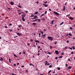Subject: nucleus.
<instances>
[{
  "instance_id": "nucleus-10",
  "label": "nucleus",
  "mask_w": 75,
  "mask_h": 75,
  "mask_svg": "<svg viewBox=\"0 0 75 75\" xmlns=\"http://www.w3.org/2000/svg\"><path fill=\"white\" fill-rule=\"evenodd\" d=\"M33 25H36V23H33Z\"/></svg>"
},
{
  "instance_id": "nucleus-24",
  "label": "nucleus",
  "mask_w": 75,
  "mask_h": 75,
  "mask_svg": "<svg viewBox=\"0 0 75 75\" xmlns=\"http://www.w3.org/2000/svg\"><path fill=\"white\" fill-rule=\"evenodd\" d=\"M9 30L10 31V32H11V31H13L12 30H11V29H9Z\"/></svg>"
},
{
  "instance_id": "nucleus-38",
  "label": "nucleus",
  "mask_w": 75,
  "mask_h": 75,
  "mask_svg": "<svg viewBox=\"0 0 75 75\" xmlns=\"http://www.w3.org/2000/svg\"><path fill=\"white\" fill-rule=\"evenodd\" d=\"M9 25V26H10L11 25H12V24L11 23H10Z\"/></svg>"
},
{
  "instance_id": "nucleus-28",
  "label": "nucleus",
  "mask_w": 75,
  "mask_h": 75,
  "mask_svg": "<svg viewBox=\"0 0 75 75\" xmlns=\"http://www.w3.org/2000/svg\"><path fill=\"white\" fill-rule=\"evenodd\" d=\"M38 21L39 22L41 21V20L40 19H38Z\"/></svg>"
},
{
  "instance_id": "nucleus-45",
  "label": "nucleus",
  "mask_w": 75,
  "mask_h": 75,
  "mask_svg": "<svg viewBox=\"0 0 75 75\" xmlns=\"http://www.w3.org/2000/svg\"><path fill=\"white\" fill-rule=\"evenodd\" d=\"M48 54H50V55H51V53L50 52H48Z\"/></svg>"
},
{
  "instance_id": "nucleus-32",
  "label": "nucleus",
  "mask_w": 75,
  "mask_h": 75,
  "mask_svg": "<svg viewBox=\"0 0 75 75\" xmlns=\"http://www.w3.org/2000/svg\"><path fill=\"white\" fill-rule=\"evenodd\" d=\"M69 35H70L71 36V37H72V34H70V33H69Z\"/></svg>"
},
{
  "instance_id": "nucleus-27",
  "label": "nucleus",
  "mask_w": 75,
  "mask_h": 75,
  "mask_svg": "<svg viewBox=\"0 0 75 75\" xmlns=\"http://www.w3.org/2000/svg\"><path fill=\"white\" fill-rule=\"evenodd\" d=\"M9 60L10 62H11V61H10L11 60V59L10 58L9 59Z\"/></svg>"
},
{
  "instance_id": "nucleus-30",
  "label": "nucleus",
  "mask_w": 75,
  "mask_h": 75,
  "mask_svg": "<svg viewBox=\"0 0 75 75\" xmlns=\"http://www.w3.org/2000/svg\"><path fill=\"white\" fill-rule=\"evenodd\" d=\"M58 50H56V51H55V53H57V52H58Z\"/></svg>"
},
{
  "instance_id": "nucleus-12",
  "label": "nucleus",
  "mask_w": 75,
  "mask_h": 75,
  "mask_svg": "<svg viewBox=\"0 0 75 75\" xmlns=\"http://www.w3.org/2000/svg\"><path fill=\"white\" fill-rule=\"evenodd\" d=\"M37 16H35V17H34L33 18V19H35V18H37Z\"/></svg>"
},
{
  "instance_id": "nucleus-59",
  "label": "nucleus",
  "mask_w": 75,
  "mask_h": 75,
  "mask_svg": "<svg viewBox=\"0 0 75 75\" xmlns=\"http://www.w3.org/2000/svg\"><path fill=\"white\" fill-rule=\"evenodd\" d=\"M49 11H51V9H49Z\"/></svg>"
},
{
  "instance_id": "nucleus-17",
  "label": "nucleus",
  "mask_w": 75,
  "mask_h": 75,
  "mask_svg": "<svg viewBox=\"0 0 75 75\" xmlns=\"http://www.w3.org/2000/svg\"><path fill=\"white\" fill-rule=\"evenodd\" d=\"M22 26V25H18V27L19 28H20V27H21Z\"/></svg>"
},
{
  "instance_id": "nucleus-15",
  "label": "nucleus",
  "mask_w": 75,
  "mask_h": 75,
  "mask_svg": "<svg viewBox=\"0 0 75 75\" xmlns=\"http://www.w3.org/2000/svg\"><path fill=\"white\" fill-rule=\"evenodd\" d=\"M38 12H36L35 13V14H38Z\"/></svg>"
},
{
  "instance_id": "nucleus-48",
  "label": "nucleus",
  "mask_w": 75,
  "mask_h": 75,
  "mask_svg": "<svg viewBox=\"0 0 75 75\" xmlns=\"http://www.w3.org/2000/svg\"><path fill=\"white\" fill-rule=\"evenodd\" d=\"M36 3L37 4H38V3H39V2H38V1H37L36 2Z\"/></svg>"
},
{
  "instance_id": "nucleus-3",
  "label": "nucleus",
  "mask_w": 75,
  "mask_h": 75,
  "mask_svg": "<svg viewBox=\"0 0 75 75\" xmlns=\"http://www.w3.org/2000/svg\"><path fill=\"white\" fill-rule=\"evenodd\" d=\"M25 16H26L25 13L24 14V15H22L21 16H22V19H23V18H24V17H25Z\"/></svg>"
},
{
  "instance_id": "nucleus-49",
  "label": "nucleus",
  "mask_w": 75,
  "mask_h": 75,
  "mask_svg": "<svg viewBox=\"0 0 75 75\" xmlns=\"http://www.w3.org/2000/svg\"><path fill=\"white\" fill-rule=\"evenodd\" d=\"M68 48V47H66L65 48V49H67Z\"/></svg>"
},
{
  "instance_id": "nucleus-56",
  "label": "nucleus",
  "mask_w": 75,
  "mask_h": 75,
  "mask_svg": "<svg viewBox=\"0 0 75 75\" xmlns=\"http://www.w3.org/2000/svg\"><path fill=\"white\" fill-rule=\"evenodd\" d=\"M17 65H19V63H17Z\"/></svg>"
},
{
  "instance_id": "nucleus-14",
  "label": "nucleus",
  "mask_w": 75,
  "mask_h": 75,
  "mask_svg": "<svg viewBox=\"0 0 75 75\" xmlns=\"http://www.w3.org/2000/svg\"><path fill=\"white\" fill-rule=\"evenodd\" d=\"M68 68H68L69 69H71L72 67H71L69 66V67H68Z\"/></svg>"
},
{
  "instance_id": "nucleus-4",
  "label": "nucleus",
  "mask_w": 75,
  "mask_h": 75,
  "mask_svg": "<svg viewBox=\"0 0 75 75\" xmlns=\"http://www.w3.org/2000/svg\"><path fill=\"white\" fill-rule=\"evenodd\" d=\"M16 34L19 35V36H21V35H22V34H20L19 33H16Z\"/></svg>"
},
{
  "instance_id": "nucleus-36",
  "label": "nucleus",
  "mask_w": 75,
  "mask_h": 75,
  "mask_svg": "<svg viewBox=\"0 0 75 75\" xmlns=\"http://www.w3.org/2000/svg\"><path fill=\"white\" fill-rule=\"evenodd\" d=\"M51 72V70H50V71L48 72L49 74H50V72Z\"/></svg>"
},
{
  "instance_id": "nucleus-6",
  "label": "nucleus",
  "mask_w": 75,
  "mask_h": 75,
  "mask_svg": "<svg viewBox=\"0 0 75 75\" xmlns=\"http://www.w3.org/2000/svg\"><path fill=\"white\" fill-rule=\"evenodd\" d=\"M10 4H11V5H14V2H10Z\"/></svg>"
},
{
  "instance_id": "nucleus-61",
  "label": "nucleus",
  "mask_w": 75,
  "mask_h": 75,
  "mask_svg": "<svg viewBox=\"0 0 75 75\" xmlns=\"http://www.w3.org/2000/svg\"><path fill=\"white\" fill-rule=\"evenodd\" d=\"M31 41H32V42H33V40L31 39Z\"/></svg>"
},
{
  "instance_id": "nucleus-26",
  "label": "nucleus",
  "mask_w": 75,
  "mask_h": 75,
  "mask_svg": "<svg viewBox=\"0 0 75 75\" xmlns=\"http://www.w3.org/2000/svg\"><path fill=\"white\" fill-rule=\"evenodd\" d=\"M22 19L23 20V21H25V20L24 18Z\"/></svg>"
},
{
  "instance_id": "nucleus-22",
  "label": "nucleus",
  "mask_w": 75,
  "mask_h": 75,
  "mask_svg": "<svg viewBox=\"0 0 75 75\" xmlns=\"http://www.w3.org/2000/svg\"><path fill=\"white\" fill-rule=\"evenodd\" d=\"M39 10H42V8H39Z\"/></svg>"
},
{
  "instance_id": "nucleus-1",
  "label": "nucleus",
  "mask_w": 75,
  "mask_h": 75,
  "mask_svg": "<svg viewBox=\"0 0 75 75\" xmlns=\"http://www.w3.org/2000/svg\"><path fill=\"white\" fill-rule=\"evenodd\" d=\"M47 38L51 41H52L53 40V38L51 37L48 36L47 37Z\"/></svg>"
},
{
  "instance_id": "nucleus-21",
  "label": "nucleus",
  "mask_w": 75,
  "mask_h": 75,
  "mask_svg": "<svg viewBox=\"0 0 75 75\" xmlns=\"http://www.w3.org/2000/svg\"><path fill=\"white\" fill-rule=\"evenodd\" d=\"M64 22H62L60 24V25H62L63 24H64Z\"/></svg>"
},
{
  "instance_id": "nucleus-18",
  "label": "nucleus",
  "mask_w": 75,
  "mask_h": 75,
  "mask_svg": "<svg viewBox=\"0 0 75 75\" xmlns=\"http://www.w3.org/2000/svg\"><path fill=\"white\" fill-rule=\"evenodd\" d=\"M72 48H73V50H75V46H73Z\"/></svg>"
},
{
  "instance_id": "nucleus-20",
  "label": "nucleus",
  "mask_w": 75,
  "mask_h": 75,
  "mask_svg": "<svg viewBox=\"0 0 75 75\" xmlns=\"http://www.w3.org/2000/svg\"><path fill=\"white\" fill-rule=\"evenodd\" d=\"M63 57L62 56H60L59 57H58V58H62Z\"/></svg>"
},
{
  "instance_id": "nucleus-19",
  "label": "nucleus",
  "mask_w": 75,
  "mask_h": 75,
  "mask_svg": "<svg viewBox=\"0 0 75 75\" xmlns=\"http://www.w3.org/2000/svg\"><path fill=\"white\" fill-rule=\"evenodd\" d=\"M54 21H52L51 22L52 24H53V23H54Z\"/></svg>"
},
{
  "instance_id": "nucleus-42",
  "label": "nucleus",
  "mask_w": 75,
  "mask_h": 75,
  "mask_svg": "<svg viewBox=\"0 0 75 75\" xmlns=\"http://www.w3.org/2000/svg\"><path fill=\"white\" fill-rule=\"evenodd\" d=\"M44 14H42V15L41 16H40V17H42V16H44Z\"/></svg>"
},
{
  "instance_id": "nucleus-2",
  "label": "nucleus",
  "mask_w": 75,
  "mask_h": 75,
  "mask_svg": "<svg viewBox=\"0 0 75 75\" xmlns=\"http://www.w3.org/2000/svg\"><path fill=\"white\" fill-rule=\"evenodd\" d=\"M53 13H54V14H56V15H57V16H59V13H58V12H53Z\"/></svg>"
},
{
  "instance_id": "nucleus-25",
  "label": "nucleus",
  "mask_w": 75,
  "mask_h": 75,
  "mask_svg": "<svg viewBox=\"0 0 75 75\" xmlns=\"http://www.w3.org/2000/svg\"><path fill=\"white\" fill-rule=\"evenodd\" d=\"M69 48L70 49V50H72V48H70V47H69Z\"/></svg>"
},
{
  "instance_id": "nucleus-64",
  "label": "nucleus",
  "mask_w": 75,
  "mask_h": 75,
  "mask_svg": "<svg viewBox=\"0 0 75 75\" xmlns=\"http://www.w3.org/2000/svg\"><path fill=\"white\" fill-rule=\"evenodd\" d=\"M40 75H44V74H40Z\"/></svg>"
},
{
  "instance_id": "nucleus-63",
  "label": "nucleus",
  "mask_w": 75,
  "mask_h": 75,
  "mask_svg": "<svg viewBox=\"0 0 75 75\" xmlns=\"http://www.w3.org/2000/svg\"><path fill=\"white\" fill-rule=\"evenodd\" d=\"M73 39L74 40H75V38H74V37H73Z\"/></svg>"
},
{
  "instance_id": "nucleus-29",
  "label": "nucleus",
  "mask_w": 75,
  "mask_h": 75,
  "mask_svg": "<svg viewBox=\"0 0 75 75\" xmlns=\"http://www.w3.org/2000/svg\"><path fill=\"white\" fill-rule=\"evenodd\" d=\"M14 56L15 57H17V56H16L15 54H14Z\"/></svg>"
},
{
  "instance_id": "nucleus-58",
  "label": "nucleus",
  "mask_w": 75,
  "mask_h": 75,
  "mask_svg": "<svg viewBox=\"0 0 75 75\" xmlns=\"http://www.w3.org/2000/svg\"><path fill=\"white\" fill-rule=\"evenodd\" d=\"M65 65H66V67H67V65H68V64H66Z\"/></svg>"
},
{
  "instance_id": "nucleus-62",
  "label": "nucleus",
  "mask_w": 75,
  "mask_h": 75,
  "mask_svg": "<svg viewBox=\"0 0 75 75\" xmlns=\"http://www.w3.org/2000/svg\"><path fill=\"white\" fill-rule=\"evenodd\" d=\"M27 44L28 45H30V43H28Z\"/></svg>"
},
{
  "instance_id": "nucleus-52",
  "label": "nucleus",
  "mask_w": 75,
  "mask_h": 75,
  "mask_svg": "<svg viewBox=\"0 0 75 75\" xmlns=\"http://www.w3.org/2000/svg\"><path fill=\"white\" fill-rule=\"evenodd\" d=\"M25 11V12L26 13H28V11Z\"/></svg>"
},
{
  "instance_id": "nucleus-53",
  "label": "nucleus",
  "mask_w": 75,
  "mask_h": 75,
  "mask_svg": "<svg viewBox=\"0 0 75 75\" xmlns=\"http://www.w3.org/2000/svg\"><path fill=\"white\" fill-rule=\"evenodd\" d=\"M67 43H68V42H69V41L68 40L67 41Z\"/></svg>"
},
{
  "instance_id": "nucleus-8",
  "label": "nucleus",
  "mask_w": 75,
  "mask_h": 75,
  "mask_svg": "<svg viewBox=\"0 0 75 75\" xmlns=\"http://www.w3.org/2000/svg\"><path fill=\"white\" fill-rule=\"evenodd\" d=\"M65 6H64L63 7V11H65Z\"/></svg>"
},
{
  "instance_id": "nucleus-37",
  "label": "nucleus",
  "mask_w": 75,
  "mask_h": 75,
  "mask_svg": "<svg viewBox=\"0 0 75 75\" xmlns=\"http://www.w3.org/2000/svg\"><path fill=\"white\" fill-rule=\"evenodd\" d=\"M69 28L70 30H72V27H70Z\"/></svg>"
},
{
  "instance_id": "nucleus-31",
  "label": "nucleus",
  "mask_w": 75,
  "mask_h": 75,
  "mask_svg": "<svg viewBox=\"0 0 75 75\" xmlns=\"http://www.w3.org/2000/svg\"><path fill=\"white\" fill-rule=\"evenodd\" d=\"M22 13H23L21 12V13H18L19 14V15H21V14Z\"/></svg>"
},
{
  "instance_id": "nucleus-55",
  "label": "nucleus",
  "mask_w": 75,
  "mask_h": 75,
  "mask_svg": "<svg viewBox=\"0 0 75 75\" xmlns=\"http://www.w3.org/2000/svg\"><path fill=\"white\" fill-rule=\"evenodd\" d=\"M59 54V52H57L56 53V54Z\"/></svg>"
},
{
  "instance_id": "nucleus-51",
  "label": "nucleus",
  "mask_w": 75,
  "mask_h": 75,
  "mask_svg": "<svg viewBox=\"0 0 75 75\" xmlns=\"http://www.w3.org/2000/svg\"><path fill=\"white\" fill-rule=\"evenodd\" d=\"M29 65H33V64H30Z\"/></svg>"
},
{
  "instance_id": "nucleus-13",
  "label": "nucleus",
  "mask_w": 75,
  "mask_h": 75,
  "mask_svg": "<svg viewBox=\"0 0 75 75\" xmlns=\"http://www.w3.org/2000/svg\"><path fill=\"white\" fill-rule=\"evenodd\" d=\"M35 42H38L39 43L40 42H39V41L37 40H35Z\"/></svg>"
},
{
  "instance_id": "nucleus-16",
  "label": "nucleus",
  "mask_w": 75,
  "mask_h": 75,
  "mask_svg": "<svg viewBox=\"0 0 75 75\" xmlns=\"http://www.w3.org/2000/svg\"><path fill=\"white\" fill-rule=\"evenodd\" d=\"M18 7L20 8H22V7L20 6V5H19L18 6Z\"/></svg>"
},
{
  "instance_id": "nucleus-35",
  "label": "nucleus",
  "mask_w": 75,
  "mask_h": 75,
  "mask_svg": "<svg viewBox=\"0 0 75 75\" xmlns=\"http://www.w3.org/2000/svg\"><path fill=\"white\" fill-rule=\"evenodd\" d=\"M70 16V14H69L66 16V17H68V16Z\"/></svg>"
},
{
  "instance_id": "nucleus-41",
  "label": "nucleus",
  "mask_w": 75,
  "mask_h": 75,
  "mask_svg": "<svg viewBox=\"0 0 75 75\" xmlns=\"http://www.w3.org/2000/svg\"><path fill=\"white\" fill-rule=\"evenodd\" d=\"M71 53V54H74V52H72Z\"/></svg>"
},
{
  "instance_id": "nucleus-33",
  "label": "nucleus",
  "mask_w": 75,
  "mask_h": 75,
  "mask_svg": "<svg viewBox=\"0 0 75 75\" xmlns=\"http://www.w3.org/2000/svg\"><path fill=\"white\" fill-rule=\"evenodd\" d=\"M60 68H59V67H58V69H57L58 70H60Z\"/></svg>"
},
{
  "instance_id": "nucleus-44",
  "label": "nucleus",
  "mask_w": 75,
  "mask_h": 75,
  "mask_svg": "<svg viewBox=\"0 0 75 75\" xmlns=\"http://www.w3.org/2000/svg\"><path fill=\"white\" fill-rule=\"evenodd\" d=\"M47 13V11H46L45 13V14H46Z\"/></svg>"
},
{
  "instance_id": "nucleus-11",
  "label": "nucleus",
  "mask_w": 75,
  "mask_h": 75,
  "mask_svg": "<svg viewBox=\"0 0 75 75\" xmlns=\"http://www.w3.org/2000/svg\"><path fill=\"white\" fill-rule=\"evenodd\" d=\"M70 19L71 20H74V18H72L71 17H70Z\"/></svg>"
},
{
  "instance_id": "nucleus-60",
  "label": "nucleus",
  "mask_w": 75,
  "mask_h": 75,
  "mask_svg": "<svg viewBox=\"0 0 75 75\" xmlns=\"http://www.w3.org/2000/svg\"><path fill=\"white\" fill-rule=\"evenodd\" d=\"M30 17H34V16H33V15H31V16H30Z\"/></svg>"
},
{
  "instance_id": "nucleus-5",
  "label": "nucleus",
  "mask_w": 75,
  "mask_h": 75,
  "mask_svg": "<svg viewBox=\"0 0 75 75\" xmlns=\"http://www.w3.org/2000/svg\"><path fill=\"white\" fill-rule=\"evenodd\" d=\"M46 35H42V37H43V38L44 39L45 38V37Z\"/></svg>"
},
{
  "instance_id": "nucleus-23",
  "label": "nucleus",
  "mask_w": 75,
  "mask_h": 75,
  "mask_svg": "<svg viewBox=\"0 0 75 75\" xmlns=\"http://www.w3.org/2000/svg\"><path fill=\"white\" fill-rule=\"evenodd\" d=\"M18 11H19V12H21V10H18Z\"/></svg>"
},
{
  "instance_id": "nucleus-43",
  "label": "nucleus",
  "mask_w": 75,
  "mask_h": 75,
  "mask_svg": "<svg viewBox=\"0 0 75 75\" xmlns=\"http://www.w3.org/2000/svg\"><path fill=\"white\" fill-rule=\"evenodd\" d=\"M5 28H8V27H7V26H5Z\"/></svg>"
},
{
  "instance_id": "nucleus-9",
  "label": "nucleus",
  "mask_w": 75,
  "mask_h": 75,
  "mask_svg": "<svg viewBox=\"0 0 75 75\" xmlns=\"http://www.w3.org/2000/svg\"><path fill=\"white\" fill-rule=\"evenodd\" d=\"M43 5H44V6H45V7H48V5H46L45 4H44Z\"/></svg>"
},
{
  "instance_id": "nucleus-46",
  "label": "nucleus",
  "mask_w": 75,
  "mask_h": 75,
  "mask_svg": "<svg viewBox=\"0 0 75 75\" xmlns=\"http://www.w3.org/2000/svg\"><path fill=\"white\" fill-rule=\"evenodd\" d=\"M35 21H36L35 20H33V21H32L33 22H35Z\"/></svg>"
},
{
  "instance_id": "nucleus-34",
  "label": "nucleus",
  "mask_w": 75,
  "mask_h": 75,
  "mask_svg": "<svg viewBox=\"0 0 75 75\" xmlns=\"http://www.w3.org/2000/svg\"><path fill=\"white\" fill-rule=\"evenodd\" d=\"M68 61H71V59H68Z\"/></svg>"
},
{
  "instance_id": "nucleus-50",
  "label": "nucleus",
  "mask_w": 75,
  "mask_h": 75,
  "mask_svg": "<svg viewBox=\"0 0 75 75\" xmlns=\"http://www.w3.org/2000/svg\"><path fill=\"white\" fill-rule=\"evenodd\" d=\"M19 55H21V52H20L19 53Z\"/></svg>"
},
{
  "instance_id": "nucleus-7",
  "label": "nucleus",
  "mask_w": 75,
  "mask_h": 75,
  "mask_svg": "<svg viewBox=\"0 0 75 75\" xmlns=\"http://www.w3.org/2000/svg\"><path fill=\"white\" fill-rule=\"evenodd\" d=\"M0 61H3V58L2 57H0Z\"/></svg>"
},
{
  "instance_id": "nucleus-54",
  "label": "nucleus",
  "mask_w": 75,
  "mask_h": 75,
  "mask_svg": "<svg viewBox=\"0 0 75 75\" xmlns=\"http://www.w3.org/2000/svg\"><path fill=\"white\" fill-rule=\"evenodd\" d=\"M50 47L51 49V48H52V46H50Z\"/></svg>"
},
{
  "instance_id": "nucleus-40",
  "label": "nucleus",
  "mask_w": 75,
  "mask_h": 75,
  "mask_svg": "<svg viewBox=\"0 0 75 75\" xmlns=\"http://www.w3.org/2000/svg\"><path fill=\"white\" fill-rule=\"evenodd\" d=\"M21 67H22V68H24V66L22 65L21 66Z\"/></svg>"
},
{
  "instance_id": "nucleus-39",
  "label": "nucleus",
  "mask_w": 75,
  "mask_h": 75,
  "mask_svg": "<svg viewBox=\"0 0 75 75\" xmlns=\"http://www.w3.org/2000/svg\"><path fill=\"white\" fill-rule=\"evenodd\" d=\"M55 59H58V57H55Z\"/></svg>"
},
{
  "instance_id": "nucleus-47",
  "label": "nucleus",
  "mask_w": 75,
  "mask_h": 75,
  "mask_svg": "<svg viewBox=\"0 0 75 75\" xmlns=\"http://www.w3.org/2000/svg\"><path fill=\"white\" fill-rule=\"evenodd\" d=\"M51 67H52V66L51 65H50V66H49V68H51Z\"/></svg>"
},
{
  "instance_id": "nucleus-57",
  "label": "nucleus",
  "mask_w": 75,
  "mask_h": 75,
  "mask_svg": "<svg viewBox=\"0 0 75 75\" xmlns=\"http://www.w3.org/2000/svg\"><path fill=\"white\" fill-rule=\"evenodd\" d=\"M38 56L40 55V53H38Z\"/></svg>"
}]
</instances>
